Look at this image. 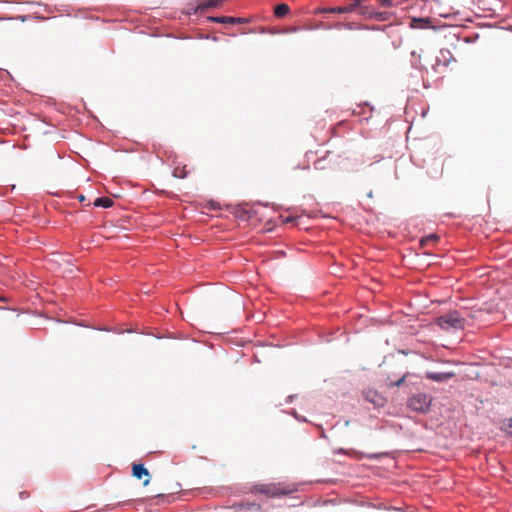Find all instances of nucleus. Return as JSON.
<instances>
[{"label": "nucleus", "instance_id": "obj_1", "mask_svg": "<svg viewBox=\"0 0 512 512\" xmlns=\"http://www.w3.org/2000/svg\"><path fill=\"white\" fill-rule=\"evenodd\" d=\"M469 312L465 311L460 312L457 310L449 311L436 319V324L442 330L446 332H457L459 330H464L467 325H469V320L465 315H468Z\"/></svg>", "mask_w": 512, "mask_h": 512}, {"label": "nucleus", "instance_id": "obj_21", "mask_svg": "<svg viewBox=\"0 0 512 512\" xmlns=\"http://www.w3.org/2000/svg\"><path fill=\"white\" fill-rule=\"evenodd\" d=\"M363 30H370V31H384L385 26H379V25H364Z\"/></svg>", "mask_w": 512, "mask_h": 512}, {"label": "nucleus", "instance_id": "obj_7", "mask_svg": "<svg viewBox=\"0 0 512 512\" xmlns=\"http://www.w3.org/2000/svg\"><path fill=\"white\" fill-rule=\"evenodd\" d=\"M132 475H133V477H135L137 479H142L144 476L149 477V471L147 468H145V466L143 464H133ZM149 482H150V479L147 478L143 482V485L147 486L149 484Z\"/></svg>", "mask_w": 512, "mask_h": 512}, {"label": "nucleus", "instance_id": "obj_20", "mask_svg": "<svg viewBox=\"0 0 512 512\" xmlns=\"http://www.w3.org/2000/svg\"><path fill=\"white\" fill-rule=\"evenodd\" d=\"M438 240V236L436 234H430L428 236L423 237L420 240L421 245H425L428 241H436Z\"/></svg>", "mask_w": 512, "mask_h": 512}, {"label": "nucleus", "instance_id": "obj_22", "mask_svg": "<svg viewBox=\"0 0 512 512\" xmlns=\"http://www.w3.org/2000/svg\"><path fill=\"white\" fill-rule=\"evenodd\" d=\"M405 379H406V375L402 376L397 381L392 382L390 385L391 386H395V387H400V386H402L404 384Z\"/></svg>", "mask_w": 512, "mask_h": 512}, {"label": "nucleus", "instance_id": "obj_15", "mask_svg": "<svg viewBox=\"0 0 512 512\" xmlns=\"http://www.w3.org/2000/svg\"><path fill=\"white\" fill-rule=\"evenodd\" d=\"M290 11V8L287 4L281 3L275 6L274 14L276 17L282 18L286 16Z\"/></svg>", "mask_w": 512, "mask_h": 512}, {"label": "nucleus", "instance_id": "obj_28", "mask_svg": "<svg viewBox=\"0 0 512 512\" xmlns=\"http://www.w3.org/2000/svg\"><path fill=\"white\" fill-rule=\"evenodd\" d=\"M293 398L294 396L293 395H289L287 398H286V403H291L293 401Z\"/></svg>", "mask_w": 512, "mask_h": 512}, {"label": "nucleus", "instance_id": "obj_27", "mask_svg": "<svg viewBox=\"0 0 512 512\" xmlns=\"http://www.w3.org/2000/svg\"><path fill=\"white\" fill-rule=\"evenodd\" d=\"M194 8H195L194 6L188 7V9H187V14H189V15H190V14H195V13H194Z\"/></svg>", "mask_w": 512, "mask_h": 512}, {"label": "nucleus", "instance_id": "obj_12", "mask_svg": "<svg viewBox=\"0 0 512 512\" xmlns=\"http://www.w3.org/2000/svg\"><path fill=\"white\" fill-rule=\"evenodd\" d=\"M113 200L109 197H98L94 200L93 205L95 207L110 208L113 206Z\"/></svg>", "mask_w": 512, "mask_h": 512}, {"label": "nucleus", "instance_id": "obj_14", "mask_svg": "<svg viewBox=\"0 0 512 512\" xmlns=\"http://www.w3.org/2000/svg\"><path fill=\"white\" fill-rule=\"evenodd\" d=\"M411 55H412V60H411L412 67L415 69H418L420 71H423V70L426 71L427 70L426 67L421 64V55L417 54L416 51H413L411 53Z\"/></svg>", "mask_w": 512, "mask_h": 512}, {"label": "nucleus", "instance_id": "obj_18", "mask_svg": "<svg viewBox=\"0 0 512 512\" xmlns=\"http://www.w3.org/2000/svg\"><path fill=\"white\" fill-rule=\"evenodd\" d=\"M342 25L347 30H363V26H364V25L358 24L356 22H345Z\"/></svg>", "mask_w": 512, "mask_h": 512}, {"label": "nucleus", "instance_id": "obj_26", "mask_svg": "<svg viewBox=\"0 0 512 512\" xmlns=\"http://www.w3.org/2000/svg\"><path fill=\"white\" fill-rule=\"evenodd\" d=\"M294 220H295V219H294V217H292V216H288V217H286V218L283 220V222H284V223H291V222H293Z\"/></svg>", "mask_w": 512, "mask_h": 512}, {"label": "nucleus", "instance_id": "obj_2", "mask_svg": "<svg viewBox=\"0 0 512 512\" xmlns=\"http://www.w3.org/2000/svg\"><path fill=\"white\" fill-rule=\"evenodd\" d=\"M364 0H351V3L347 5V8H322L319 7L315 9L314 13H337V14H346L354 12L358 10V14L365 19H373L374 11L369 7L364 5Z\"/></svg>", "mask_w": 512, "mask_h": 512}, {"label": "nucleus", "instance_id": "obj_13", "mask_svg": "<svg viewBox=\"0 0 512 512\" xmlns=\"http://www.w3.org/2000/svg\"><path fill=\"white\" fill-rule=\"evenodd\" d=\"M234 508L239 509V510H241V509H247V510L255 509L257 511L262 510L261 505L256 502H246V503L241 502V503L235 504Z\"/></svg>", "mask_w": 512, "mask_h": 512}, {"label": "nucleus", "instance_id": "obj_19", "mask_svg": "<svg viewBox=\"0 0 512 512\" xmlns=\"http://www.w3.org/2000/svg\"><path fill=\"white\" fill-rule=\"evenodd\" d=\"M502 429L512 435V418L505 419L502 424Z\"/></svg>", "mask_w": 512, "mask_h": 512}, {"label": "nucleus", "instance_id": "obj_29", "mask_svg": "<svg viewBox=\"0 0 512 512\" xmlns=\"http://www.w3.org/2000/svg\"><path fill=\"white\" fill-rule=\"evenodd\" d=\"M293 415H294V417H295L296 419H298V420L306 421V419H305V418L300 419V418L298 417V415L296 414V412H295V411H293Z\"/></svg>", "mask_w": 512, "mask_h": 512}, {"label": "nucleus", "instance_id": "obj_32", "mask_svg": "<svg viewBox=\"0 0 512 512\" xmlns=\"http://www.w3.org/2000/svg\"><path fill=\"white\" fill-rule=\"evenodd\" d=\"M25 495H26V492H21V493H20V497H21V498L25 497Z\"/></svg>", "mask_w": 512, "mask_h": 512}, {"label": "nucleus", "instance_id": "obj_8", "mask_svg": "<svg viewBox=\"0 0 512 512\" xmlns=\"http://www.w3.org/2000/svg\"><path fill=\"white\" fill-rule=\"evenodd\" d=\"M410 27L414 29L434 28L429 17H415L410 22Z\"/></svg>", "mask_w": 512, "mask_h": 512}, {"label": "nucleus", "instance_id": "obj_31", "mask_svg": "<svg viewBox=\"0 0 512 512\" xmlns=\"http://www.w3.org/2000/svg\"><path fill=\"white\" fill-rule=\"evenodd\" d=\"M289 31L290 32H297L298 31V27H292Z\"/></svg>", "mask_w": 512, "mask_h": 512}, {"label": "nucleus", "instance_id": "obj_23", "mask_svg": "<svg viewBox=\"0 0 512 512\" xmlns=\"http://www.w3.org/2000/svg\"><path fill=\"white\" fill-rule=\"evenodd\" d=\"M324 161H325L324 158L323 159H318L317 161L314 162V167L316 169H324L325 168V166L323 165Z\"/></svg>", "mask_w": 512, "mask_h": 512}, {"label": "nucleus", "instance_id": "obj_33", "mask_svg": "<svg viewBox=\"0 0 512 512\" xmlns=\"http://www.w3.org/2000/svg\"><path fill=\"white\" fill-rule=\"evenodd\" d=\"M335 8H347V6H339V5H336Z\"/></svg>", "mask_w": 512, "mask_h": 512}, {"label": "nucleus", "instance_id": "obj_25", "mask_svg": "<svg viewBox=\"0 0 512 512\" xmlns=\"http://www.w3.org/2000/svg\"><path fill=\"white\" fill-rule=\"evenodd\" d=\"M342 24L343 23H337V24H335L333 26L327 27V29H331V28L342 29V28H344Z\"/></svg>", "mask_w": 512, "mask_h": 512}, {"label": "nucleus", "instance_id": "obj_9", "mask_svg": "<svg viewBox=\"0 0 512 512\" xmlns=\"http://www.w3.org/2000/svg\"><path fill=\"white\" fill-rule=\"evenodd\" d=\"M208 20L215 23H230V24H236V23H245L246 19L244 18H234V17H228V16H210L208 17Z\"/></svg>", "mask_w": 512, "mask_h": 512}, {"label": "nucleus", "instance_id": "obj_11", "mask_svg": "<svg viewBox=\"0 0 512 512\" xmlns=\"http://www.w3.org/2000/svg\"><path fill=\"white\" fill-rule=\"evenodd\" d=\"M451 60H453V55L448 49H441L439 56L436 57V64L443 62L444 65H447Z\"/></svg>", "mask_w": 512, "mask_h": 512}, {"label": "nucleus", "instance_id": "obj_24", "mask_svg": "<svg viewBox=\"0 0 512 512\" xmlns=\"http://www.w3.org/2000/svg\"><path fill=\"white\" fill-rule=\"evenodd\" d=\"M381 5L385 6V7H391L392 6V0H379Z\"/></svg>", "mask_w": 512, "mask_h": 512}, {"label": "nucleus", "instance_id": "obj_4", "mask_svg": "<svg viewBox=\"0 0 512 512\" xmlns=\"http://www.w3.org/2000/svg\"><path fill=\"white\" fill-rule=\"evenodd\" d=\"M432 397L426 393H417L408 399V407L418 413L425 414L430 410Z\"/></svg>", "mask_w": 512, "mask_h": 512}, {"label": "nucleus", "instance_id": "obj_17", "mask_svg": "<svg viewBox=\"0 0 512 512\" xmlns=\"http://www.w3.org/2000/svg\"><path fill=\"white\" fill-rule=\"evenodd\" d=\"M173 176L176 177V178H185L187 176V172L185 170L184 167H180V166H176L174 169H173V172H172Z\"/></svg>", "mask_w": 512, "mask_h": 512}, {"label": "nucleus", "instance_id": "obj_16", "mask_svg": "<svg viewBox=\"0 0 512 512\" xmlns=\"http://www.w3.org/2000/svg\"><path fill=\"white\" fill-rule=\"evenodd\" d=\"M390 15L391 14L386 11H383V12L374 11L373 19L378 20V21H387V20H389Z\"/></svg>", "mask_w": 512, "mask_h": 512}, {"label": "nucleus", "instance_id": "obj_6", "mask_svg": "<svg viewBox=\"0 0 512 512\" xmlns=\"http://www.w3.org/2000/svg\"><path fill=\"white\" fill-rule=\"evenodd\" d=\"M425 377L431 381L437 382V383H443L448 381L449 379L455 377V373L452 371L449 372H430L427 371L425 373Z\"/></svg>", "mask_w": 512, "mask_h": 512}, {"label": "nucleus", "instance_id": "obj_3", "mask_svg": "<svg viewBox=\"0 0 512 512\" xmlns=\"http://www.w3.org/2000/svg\"><path fill=\"white\" fill-rule=\"evenodd\" d=\"M297 491L295 486L281 483L257 484L251 488L253 494L261 493L270 498H279Z\"/></svg>", "mask_w": 512, "mask_h": 512}, {"label": "nucleus", "instance_id": "obj_5", "mask_svg": "<svg viewBox=\"0 0 512 512\" xmlns=\"http://www.w3.org/2000/svg\"><path fill=\"white\" fill-rule=\"evenodd\" d=\"M364 398L372 403L375 407H383L385 405V398L381 396L376 390L367 389L363 392Z\"/></svg>", "mask_w": 512, "mask_h": 512}, {"label": "nucleus", "instance_id": "obj_10", "mask_svg": "<svg viewBox=\"0 0 512 512\" xmlns=\"http://www.w3.org/2000/svg\"><path fill=\"white\" fill-rule=\"evenodd\" d=\"M224 1L225 0H204L202 3L195 6L194 13H197L198 11L206 10L209 8H215V7L219 6Z\"/></svg>", "mask_w": 512, "mask_h": 512}, {"label": "nucleus", "instance_id": "obj_30", "mask_svg": "<svg viewBox=\"0 0 512 512\" xmlns=\"http://www.w3.org/2000/svg\"><path fill=\"white\" fill-rule=\"evenodd\" d=\"M78 200H79L80 202H83V201L85 200V197H84L83 195H79V196H78Z\"/></svg>", "mask_w": 512, "mask_h": 512}]
</instances>
